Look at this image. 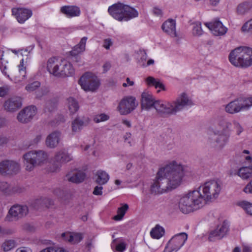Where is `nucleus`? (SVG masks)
<instances>
[{"label": "nucleus", "instance_id": "1", "mask_svg": "<svg viewBox=\"0 0 252 252\" xmlns=\"http://www.w3.org/2000/svg\"><path fill=\"white\" fill-rule=\"evenodd\" d=\"M220 190L221 186L217 181L206 182L197 189L189 191L180 198L179 209L186 214L196 211L202 208L207 201L217 198Z\"/></svg>", "mask_w": 252, "mask_h": 252}, {"label": "nucleus", "instance_id": "2", "mask_svg": "<svg viewBox=\"0 0 252 252\" xmlns=\"http://www.w3.org/2000/svg\"><path fill=\"white\" fill-rule=\"evenodd\" d=\"M183 176V166L175 161H172L159 169L151 185V191L158 194L163 193L167 189H175L180 185Z\"/></svg>", "mask_w": 252, "mask_h": 252}, {"label": "nucleus", "instance_id": "3", "mask_svg": "<svg viewBox=\"0 0 252 252\" xmlns=\"http://www.w3.org/2000/svg\"><path fill=\"white\" fill-rule=\"evenodd\" d=\"M187 94L183 93L172 102H165L155 100L153 94L149 92H144L141 95V105L143 108L149 109L154 107L161 115L175 114L187 105H192Z\"/></svg>", "mask_w": 252, "mask_h": 252}, {"label": "nucleus", "instance_id": "4", "mask_svg": "<svg viewBox=\"0 0 252 252\" xmlns=\"http://www.w3.org/2000/svg\"><path fill=\"white\" fill-rule=\"evenodd\" d=\"M26 169L32 170L34 166L43 163L48 158L47 154L43 151H30L23 156Z\"/></svg>", "mask_w": 252, "mask_h": 252}, {"label": "nucleus", "instance_id": "5", "mask_svg": "<svg viewBox=\"0 0 252 252\" xmlns=\"http://www.w3.org/2000/svg\"><path fill=\"white\" fill-rule=\"evenodd\" d=\"M78 83L85 91H94L99 86V82L96 77L89 72L83 75L79 79Z\"/></svg>", "mask_w": 252, "mask_h": 252}, {"label": "nucleus", "instance_id": "6", "mask_svg": "<svg viewBox=\"0 0 252 252\" xmlns=\"http://www.w3.org/2000/svg\"><path fill=\"white\" fill-rule=\"evenodd\" d=\"M188 239L187 233L183 232L174 235L165 248V252H177L185 244Z\"/></svg>", "mask_w": 252, "mask_h": 252}, {"label": "nucleus", "instance_id": "7", "mask_svg": "<svg viewBox=\"0 0 252 252\" xmlns=\"http://www.w3.org/2000/svg\"><path fill=\"white\" fill-rule=\"evenodd\" d=\"M136 99L133 96H126L119 103L118 109L122 115H127L133 111L137 106Z\"/></svg>", "mask_w": 252, "mask_h": 252}, {"label": "nucleus", "instance_id": "8", "mask_svg": "<svg viewBox=\"0 0 252 252\" xmlns=\"http://www.w3.org/2000/svg\"><path fill=\"white\" fill-rule=\"evenodd\" d=\"M20 170L19 163L13 160H5L0 162V174L3 176L16 174Z\"/></svg>", "mask_w": 252, "mask_h": 252}, {"label": "nucleus", "instance_id": "9", "mask_svg": "<svg viewBox=\"0 0 252 252\" xmlns=\"http://www.w3.org/2000/svg\"><path fill=\"white\" fill-rule=\"evenodd\" d=\"M63 60H59L56 57L48 59L47 63V69L48 72L55 76L61 77L63 69Z\"/></svg>", "mask_w": 252, "mask_h": 252}, {"label": "nucleus", "instance_id": "10", "mask_svg": "<svg viewBox=\"0 0 252 252\" xmlns=\"http://www.w3.org/2000/svg\"><path fill=\"white\" fill-rule=\"evenodd\" d=\"M12 15L20 24L24 23L32 15L31 9L24 7H14L11 9Z\"/></svg>", "mask_w": 252, "mask_h": 252}, {"label": "nucleus", "instance_id": "11", "mask_svg": "<svg viewBox=\"0 0 252 252\" xmlns=\"http://www.w3.org/2000/svg\"><path fill=\"white\" fill-rule=\"evenodd\" d=\"M36 112L37 109L35 106L31 105L26 107L18 113L17 119L21 123H27L32 119Z\"/></svg>", "mask_w": 252, "mask_h": 252}, {"label": "nucleus", "instance_id": "12", "mask_svg": "<svg viewBox=\"0 0 252 252\" xmlns=\"http://www.w3.org/2000/svg\"><path fill=\"white\" fill-rule=\"evenodd\" d=\"M228 229V223L224 221L222 224L218 225L216 229L210 232L208 237L209 241L213 242L222 238L227 234Z\"/></svg>", "mask_w": 252, "mask_h": 252}, {"label": "nucleus", "instance_id": "13", "mask_svg": "<svg viewBox=\"0 0 252 252\" xmlns=\"http://www.w3.org/2000/svg\"><path fill=\"white\" fill-rule=\"evenodd\" d=\"M71 159V157L65 151L58 152L54 158V163L53 167H50V171L52 172H56L61 166V163L69 161Z\"/></svg>", "mask_w": 252, "mask_h": 252}, {"label": "nucleus", "instance_id": "14", "mask_svg": "<svg viewBox=\"0 0 252 252\" xmlns=\"http://www.w3.org/2000/svg\"><path fill=\"white\" fill-rule=\"evenodd\" d=\"M220 129L213 134L214 138L216 139V146L220 148H222L227 142L229 137L228 127H219Z\"/></svg>", "mask_w": 252, "mask_h": 252}, {"label": "nucleus", "instance_id": "15", "mask_svg": "<svg viewBox=\"0 0 252 252\" xmlns=\"http://www.w3.org/2000/svg\"><path fill=\"white\" fill-rule=\"evenodd\" d=\"M205 25L211 31L213 34L216 36H221L224 35L227 31V28L223 26L222 23L218 20L209 23H205Z\"/></svg>", "mask_w": 252, "mask_h": 252}, {"label": "nucleus", "instance_id": "16", "mask_svg": "<svg viewBox=\"0 0 252 252\" xmlns=\"http://www.w3.org/2000/svg\"><path fill=\"white\" fill-rule=\"evenodd\" d=\"M22 106V98L14 96L7 99L3 104L4 109L9 112H14L19 109Z\"/></svg>", "mask_w": 252, "mask_h": 252}, {"label": "nucleus", "instance_id": "17", "mask_svg": "<svg viewBox=\"0 0 252 252\" xmlns=\"http://www.w3.org/2000/svg\"><path fill=\"white\" fill-rule=\"evenodd\" d=\"M28 212V208L27 206L14 205L9 209L8 214L6 217V220L8 221H11V217L21 218L26 215Z\"/></svg>", "mask_w": 252, "mask_h": 252}, {"label": "nucleus", "instance_id": "18", "mask_svg": "<svg viewBox=\"0 0 252 252\" xmlns=\"http://www.w3.org/2000/svg\"><path fill=\"white\" fill-rule=\"evenodd\" d=\"M245 162L248 166L240 168L237 175L243 179H247L252 176V157L247 156L244 157Z\"/></svg>", "mask_w": 252, "mask_h": 252}, {"label": "nucleus", "instance_id": "19", "mask_svg": "<svg viewBox=\"0 0 252 252\" xmlns=\"http://www.w3.org/2000/svg\"><path fill=\"white\" fill-rule=\"evenodd\" d=\"M252 65V49L243 46L239 67L246 68Z\"/></svg>", "mask_w": 252, "mask_h": 252}, {"label": "nucleus", "instance_id": "20", "mask_svg": "<svg viewBox=\"0 0 252 252\" xmlns=\"http://www.w3.org/2000/svg\"><path fill=\"white\" fill-rule=\"evenodd\" d=\"M122 13H121V17L119 21H128V20L138 16V12L134 8L129 6L128 5L125 4L123 6Z\"/></svg>", "mask_w": 252, "mask_h": 252}, {"label": "nucleus", "instance_id": "21", "mask_svg": "<svg viewBox=\"0 0 252 252\" xmlns=\"http://www.w3.org/2000/svg\"><path fill=\"white\" fill-rule=\"evenodd\" d=\"M10 55V54L8 52L0 50V69L2 73L7 77H9L7 70Z\"/></svg>", "mask_w": 252, "mask_h": 252}, {"label": "nucleus", "instance_id": "22", "mask_svg": "<svg viewBox=\"0 0 252 252\" xmlns=\"http://www.w3.org/2000/svg\"><path fill=\"white\" fill-rule=\"evenodd\" d=\"M60 11L68 18L79 16L81 14L80 8L75 5L63 6Z\"/></svg>", "mask_w": 252, "mask_h": 252}, {"label": "nucleus", "instance_id": "23", "mask_svg": "<svg viewBox=\"0 0 252 252\" xmlns=\"http://www.w3.org/2000/svg\"><path fill=\"white\" fill-rule=\"evenodd\" d=\"M243 48V46L238 47L231 51L229 55V61L235 66L239 67Z\"/></svg>", "mask_w": 252, "mask_h": 252}, {"label": "nucleus", "instance_id": "24", "mask_svg": "<svg viewBox=\"0 0 252 252\" xmlns=\"http://www.w3.org/2000/svg\"><path fill=\"white\" fill-rule=\"evenodd\" d=\"M124 5V3L118 2L108 7V12L113 18L119 21Z\"/></svg>", "mask_w": 252, "mask_h": 252}, {"label": "nucleus", "instance_id": "25", "mask_svg": "<svg viewBox=\"0 0 252 252\" xmlns=\"http://www.w3.org/2000/svg\"><path fill=\"white\" fill-rule=\"evenodd\" d=\"M62 238L72 244L79 243L83 238V234L78 232H65L62 234Z\"/></svg>", "mask_w": 252, "mask_h": 252}, {"label": "nucleus", "instance_id": "26", "mask_svg": "<svg viewBox=\"0 0 252 252\" xmlns=\"http://www.w3.org/2000/svg\"><path fill=\"white\" fill-rule=\"evenodd\" d=\"M66 177L68 181L74 183H79L82 182L85 177L86 174L84 172L80 170H75L68 173L66 175Z\"/></svg>", "mask_w": 252, "mask_h": 252}, {"label": "nucleus", "instance_id": "27", "mask_svg": "<svg viewBox=\"0 0 252 252\" xmlns=\"http://www.w3.org/2000/svg\"><path fill=\"white\" fill-rule=\"evenodd\" d=\"M163 31L171 36H177L176 32V22L172 19L166 21L162 25Z\"/></svg>", "mask_w": 252, "mask_h": 252}, {"label": "nucleus", "instance_id": "28", "mask_svg": "<svg viewBox=\"0 0 252 252\" xmlns=\"http://www.w3.org/2000/svg\"><path fill=\"white\" fill-rule=\"evenodd\" d=\"M240 98L231 101L225 106V111L230 114L238 113L243 110Z\"/></svg>", "mask_w": 252, "mask_h": 252}, {"label": "nucleus", "instance_id": "29", "mask_svg": "<svg viewBox=\"0 0 252 252\" xmlns=\"http://www.w3.org/2000/svg\"><path fill=\"white\" fill-rule=\"evenodd\" d=\"M61 138V133L54 131L50 133L46 140V145L49 148H55L59 144Z\"/></svg>", "mask_w": 252, "mask_h": 252}, {"label": "nucleus", "instance_id": "30", "mask_svg": "<svg viewBox=\"0 0 252 252\" xmlns=\"http://www.w3.org/2000/svg\"><path fill=\"white\" fill-rule=\"evenodd\" d=\"M52 205H53V201L46 198L36 199L32 203V207L37 210L40 208H50Z\"/></svg>", "mask_w": 252, "mask_h": 252}, {"label": "nucleus", "instance_id": "31", "mask_svg": "<svg viewBox=\"0 0 252 252\" xmlns=\"http://www.w3.org/2000/svg\"><path fill=\"white\" fill-rule=\"evenodd\" d=\"M87 39L88 38L86 36L82 37L79 43L75 45L70 52V55L75 56L84 52L86 49V44Z\"/></svg>", "mask_w": 252, "mask_h": 252}, {"label": "nucleus", "instance_id": "32", "mask_svg": "<svg viewBox=\"0 0 252 252\" xmlns=\"http://www.w3.org/2000/svg\"><path fill=\"white\" fill-rule=\"evenodd\" d=\"M63 69L61 73V77L72 76L75 73V70L72 65L68 62L63 60Z\"/></svg>", "mask_w": 252, "mask_h": 252}, {"label": "nucleus", "instance_id": "33", "mask_svg": "<svg viewBox=\"0 0 252 252\" xmlns=\"http://www.w3.org/2000/svg\"><path fill=\"white\" fill-rule=\"evenodd\" d=\"M128 205L127 204H122L121 206L118 208L117 214L113 217V219L116 221L121 220L128 210Z\"/></svg>", "mask_w": 252, "mask_h": 252}, {"label": "nucleus", "instance_id": "34", "mask_svg": "<svg viewBox=\"0 0 252 252\" xmlns=\"http://www.w3.org/2000/svg\"><path fill=\"white\" fill-rule=\"evenodd\" d=\"M97 177L96 182L99 185H104L106 184L109 179V175L105 171L99 170L97 172Z\"/></svg>", "mask_w": 252, "mask_h": 252}, {"label": "nucleus", "instance_id": "35", "mask_svg": "<svg viewBox=\"0 0 252 252\" xmlns=\"http://www.w3.org/2000/svg\"><path fill=\"white\" fill-rule=\"evenodd\" d=\"M164 234V230L163 228L158 225H157L150 232L151 236L153 238L157 239L160 238Z\"/></svg>", "mask_w": 252, "mask_h": 252}, {"label": "nucleus", "instance_id": "36", "mask_svg": "<svg viewBox=\"0 0 252 252\" xmlns=\"http://www.w3.org/2000/svg\"><path fill=\"white\" fill-rule=\"evenodd\" d=\"M252 8V2H245L238 6L237 12L239 14L243 15L248 12Z\"/></svg>", "mask_w": 252, "mask_h": 252}, {"label": "nucleus", "instance_id": "37", "mask_svg": "<svg viewBox=\"0 0 252 252\" xmlns=\"http://www.w3.org/2000/svg\"><path fill=\"white\" fill-rule=\"evenodd\" d=\"M68 107L70 112L74 114L79 109V105L75 99L73 97H69L67 99Z\"/></svg>", "mask_w": 252, "mask_h": 252}, {"label": "nucleus", "instance_id": "38", "mask_svg": "<svg viewBox=\"0 0 252 252\" xmlns=\"http://www.w3.org/2000/svg\"><path fill=\"white\" fill-rule=\"evenodd\" d=\"M238 205L243 208L247 214L252 215V203L246 201H242L238 202Z\"/></svg>", "mask_w": 252, "mask_h": 252}, {"label": "nucleus", "instance_id": "39", "mask_svg": "<svg viewBox=\"0 0 252 252\" xmlns=\"http://www.w3.org/2000/svg\"><path fill=\"white\" fill-rule=\"evenodd\" d=\"M89 121L88 117H77L72 122V126H83L84 125L87 124Z\"/></svg>", "mask_w": 252, "mask_h": 252}, {"label": "nucleus", "instance_id": "40", "mask_svg": "<svg viewBox=\"0 0 252 252\" xmlns=\"http://www.w3.org/2000/svg\"><path fill=\"white\" fill-rule=\"evenodd\" d=\"M16 242L13 240H6L2 244V248L4 252H7L14 248Z\"/></svg>", "mask_w": 252, "mask_h": 252}, {"label": "nucleus", "instance_id": "41", "mask_svg": "<svg viewBox=\"0 0 252 252\" xmlns=\"http://www.w3.org/2000/svg\"><path fill=\"white\" fill-rule=\"evenodd\" d=\"M241 101L242 109H248L249 107L252 106V96L247 98H240Z\"/></svg>", "mask_w": 252, "mask_h": 252}, {"label": "nucleus", "instance_id": "42", "mask_svg": "<svg viewBox=\"0 0 252 252\" xmlns=\"http://www.w3.org/2000/svg\"><path fill=\"white\" fill-rule=\"evenodd\" d=\"M109 119V116L104 113L95 115L94 116L93 121L95 123L106 121Z\"/></svg>", "mask_w": 252, "mask_h": 252}, {"label": "nucleus", "instance_id": "43", "mask_svg": "<svg viewBox=\"0 0 252 252\" xmlns=\"http://www.w3.org/2000/svg\"><path fill=\"white\" fill-rule=\"evenodd\" d=\"M40 86V83L39 81H33L29 83L25 87V89L29 92L35 91Z\"/></svg>", "mask_w": 252, "mask_h": 252}, {"label": "nucleus", "instance_id": "44", "mask_svg": "<svg viewBox=\"0 0 252 252\" xmlns=\"http://www.w3.org/2000/svg\"><path fill=\"white\" fill-rule=\"evenodd\" d=\"M57 107V101L55 100H49L46 103L45 111L52 112L54 111Z\"/></svg>", "mask_w": 252, "mask_h": 252}, {"label": "nucleus", "instance_id": "45", "mask_svg": "<svg viewBox=\"0 0 252 252\" xmlns=\"http://www.w3.org/2000/svg\"><path fill=\"white\" fill-rule=\"evenodd\" d=\"M0 190L4 193L10 194L11 190L9 184L5 182H0Z\"/></svg>", "mask_w": 252, "mask_h": 252}, {"label": "nucleus", "instance_id": "46", "mask_svg": "<svg viewBox=\"0 0 252 252\" xmlns=\"http://www.w3.org/2000/svg\"><path fill=\"white\" fill-rule=\"evenodd\" d=\"M40 252H68L64 249L61 248H56V247H49Z\"/></svg>", "mask_w": 252, "mask_h": 252}, {"label": "nucleus", "instance_id": "47", "mask_svg": "<svg viewBox=\"0 0 252 252\" xmlns=\"http://www.w3.org/2000/svg\"><path fill=\"white\" fill-rule=\"evenodd\" d=\"M192 33L194 35L198 36L202 34L203 31L201 28V24L196 25V26H194L192 30Z\"/></svg>", "mask_w": 252, "mask_h": 252}, {"label": "nucleus", "instance_id": "48", "mask_svg": "<svg viewBox=\"0 0 252 252\" xmlns=\"http://www.w3.org/2000/svg\"><path fill=\"white\" fill-rule=\"evenodd\" d=\"M252 30V19L246 22L241 28L243 32H247Z\"/></svg>", "mask_w": 252, "mask_h": 252}, {"label": "nucleus", "instance_id": "49", "mask_svg": "<svg viewBox=\"0 0 252 252\" xmlns=\"http://www.w3.org/2000/svg\"><path fill=\"white\" fill-rule=\"evenodd\" d=\"M113 45V41L111 38H106L103 40V47L106 50H109Z\"/></svg>", "mask_w": 252, "mask_h": 252}, {"label": "nucleus", "instance_id": "50", "mask_svg": "<svg viewBox=\"0 0 252 252\" xmlns=\"http://www.w3.org/2000/svg\"><path fill=\"white\" fill-rule=\"evenodd\" d=\"M9 87L7 86H4L0 87V97H4L8 93Z\"/></svg>", "mask_w": 252, "mask_h": 252}, {"label": "nucleus", "instance_id": "51", "mask_svg": "<svg viewBox=\"0 0 252 252\" xmlns=\"http://www.w3.org/2000/svg\"><path fill=\"white\" fill-rule=\"evenodd\" d=\"M18 67L19 73L22 75L23 78L25 77L26 73V67L24 66V63L23 60L20 62V64L18 65Z\"/></svg>", "mask_w": 252, "mask_h": 252}, {"label": "nucleus", "instance_id": "52", "mask_svg": "<svg viewBox=\"0 0 252 252\" xmlns=\"http://www.w3.org/2000/svg\"><path fill=\"white\" fill-rule=\"evenodd\" d=\"M146 81L148 85L154 86L157 80L153 77L149 76L146 78Z\"/></svg>", "mask_w": 252, "mask_h": 252}, {"label": "nucleus", "instance_id": "53", "mask_svg": "<svg viewBox=\"0 0 252 252\" xmlns=\"http://www.w3.org/2000/svg\"><path fill=\"white\" fill-rule=\"evenodd\" d=\"M244 191L247 193H252V180L244 189Z\"/></svg>", "mask_w": 252, "mask_h": 252}, {"label": "nucleus", "instance_id": "54", "mask_svg": "<svg viewBox=\"0 0 252 252\" xmlns=\"http://www.w3.org/2000/svg\"><path fill=\"white\" fill-rule=\"evenodd\" d=\"M116 250L119 252H123L126 250V245L124 243H120L116 246Z\"/></svg>", "mask_w": 252, "mask_h": 252}, {"label": "nucleus", "instance_id": "55", "mask_svg": "<svg viewBox=\"0 0 252 252\" xmlns=\"http://www.w3.org/2000/svg\"><path fill=\"white\" fill-rule=\"evenodd\" d=\"M103 188L102 187L96 186L93 191V194L95 195H100L102 194Z\"/></svg>", "mask_w": 252, "mask_h": 252}, {"label": "nucleus", "instance_id": "56", "mask_svg": "<svg viewBox=\"0 0 252 252\" xmlns=\"http://www.w3.org/2000/svg\"><path fill=\"white\" fill-rule=\"evenodd\" d=\"M111 67V64L110 62H106L103 65V72L105 73L109 70Z\"/></svg>", "mask_w": 252, "mask_h": 252}, {"label": "nucleus", "instance_id": "57", "mask_svg": "<svg viewBox=\"0 0 252 252\" xmlns=\"http://www.w3.org/2000/svg\"><path fill=\"white\" fill-rule=\"evenodd\" d=\"M156 89L159 88L163 90H165L164 86V85L161 83L159 80H157L155 83V85L154 86Z\"/></svg>", "mask_w": 252, "mask_h": 252}, {"label": "nucleus", "instance_id": "58", "mask_svg": "<svg viewBox=\"0 0 252 252\" xmlns=\"http://www.w3.org/2000/svg\"><path fill=\"white\" fill-rule=\"evenodd\" d=\"M153 13L157 16H160L162 15V11L158 7H155L153 10Z\"/></svg>", "mask_w": 252, "mask_h": 252}, {"label": "nucleus", "instance_id": "59", "mask_svg": "<svg viewBox=\"0 0 252 252\" xmlns=\"http://www.w3.org/2000/svg\"><path fill=\"white\" fill-rule=\"evenodd\" d=\"M15 252H32L31 250L26 247H22L16 250Z\"/></svg>", "mask_w": 252, "mask_h": 252}, {"label": "nucleus", "instance_id": "60", "mask_svg": "<svg viewBox=\"0 0 252 252\" xmlns=\"http://www.w3.org/2000/svg\"><path fill=\"white\" fill-rule=\"evenodd\" d=\"M95 143V141L94 139H91V142L90 144L87 143L85 145V147L84 148V151H87L91 146V145H94Z\"/></svg>", "mask_w": 252, "mask_h": 252}, {"label": "nucleus", "instance_id": "61", "mask_svg": "<svg viewBox=\"0 0 252 252\" xmlns=\"http://www.w3.org/2000/svg\"><path fill=\"white\" fill-rule=\"evenodd\" d=\"M7 141L8 139L7 138L4 137H0V146H1L4 144L7 143Z\"/></svg>", "mask_w": 252, "mask_h": 252}, {"label": "nucleus", "instance_id": "62", "mask_svg": "<svg viewBox=\"0 0 252 252\" xmlns=\"http://www.w3.org/2000/svg\"><path fill=\"white\" fill-rule=\"evenodd\" d=\"M131 136V134L130 133H127L126 135L124 136L125 142H127L129 144L130 146H131L130 142L128 141V138Z\"/></svg>", "mask_w": 252, "mask_h": 252}, {"label": "nucleus", "instance_id": "63", "mask_svg": "<svg viewBox=\"0 0 252 252\" xmlns=\"http://www.w3.org/2000/svg\"><path fill=\"white\" fill-rule=\"evenodd\" d=\"M7 124V121L4 118L0 117V126H3Z\"/></svg>", "mask_w": 252, "mask_h": 252}, {"label": "nucleus", "instance_id": "64", "mask_svg": "<svg viewBox=\"0 0 252 252\" xmlns=\"http://www.w3.org/2000/svg\"><path fill=\"white\" fill-rule=\"evenodd\" d=\"M243 252H251L250 248L247 246H244L243 248Z\"/></svg>", "mask_w": 252, "mask_h": 252}]
</instances>
